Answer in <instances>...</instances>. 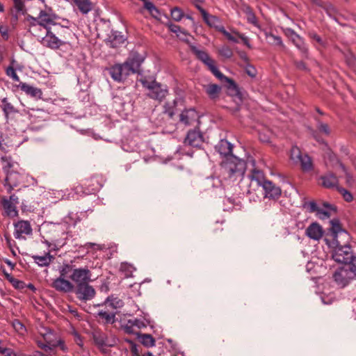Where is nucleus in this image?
Listing matches in <instances>:
<instances>
[{"instance_id":"nucleus-43","label":"nucleus","mask_w":356,"mask_h":356,"mask_svg":"<svg viewBox=\"0 0 356 356\" xmlns=\"http://www.w3.org/2000/svg\"><path fill=\"white\" fill-rule=\"evenodd\" d=\"M164 113H166L170 118H172L175 114V102L165 103L164 105Z\"/></svg>"},{"instance_id":"nucleus-11","label":"nucleus","mask_w":356,"mask_h":356,"mask_svg":"<svg viewBox=\"0 0 356 356\" xmlns=\"http://www.w3.org/2000/svg\"><path fill=\"white\" fill-rule=\"evenodd\" d=\"M248 179L250 181L248 193L257 191L259 186L263 188L264 184L268 181L265 179L263 172L257 169L252 170L250 174L248 175Z\"/></svg>"},{"instance_id":"nucleus-14","label":"nucleus","mask_w":356,"mask_h":356,"mask_svg":"<svg viewBox=\"0 0 356 356\" xmlns=\"http://www.w3.org/2000/svg\"><path fill=\"white\" fill-rule=\"evenodd\" d=\"M41 43L50 49H58L64 44V42L58 39L50 29L47 30V33L42 38Z\"/></svg>"},{"instance_id":"nucleus-1","label":"nucleus","mask_w":356,"mask_h":356,"mask_svg":"<svg viewBox=\"0 0 356 356\" xmlns=\"http://www.w3.org/2000/svg\"><path fill=\"white\" fill-rule=\"evenodd\" d=\"M330 225L329 233L324 238L325 244L334 252L341 248L348 250V244L350 240L349 234L341 227L337 218L331 220Z\"/></svg>"},{"instance_id":"nucleus-62","label":"nucleus","mask_w":356,"mask_h":356,"mask_svg":"<svg viewBox=\"0 0 356 356\" xmlns=\"http://www.w3.org/2000/svg\"><path fill=\"white\" fill-rule=\"evenodd\" d=\"M308 206L309 207V209L311 211L318 212V209H319L320 207H318L315 202H311L309 203Z\"/></svg>"},{"instance_id":"nucleus-55","label":"nucleus","mask_w":356,"mask_h":356,"mask_svg":"<svg viewBox=\"0 0 356 356\" xmlns=\"http://www.w3.org/2000/svg\"><path fill=\"white\" fill-rule=\"evenodd\" d=\"M59 346L60 350H62L63 352H67L68 350L67 346L65 344V342L60 339H58L56 341V345L55 347Z\"/></svg>"},{"instance_id":"nucleus-37","label":"nucleus","mask_w":356,"mask_h":356,"mask_svg":"<svg viewBox=\"0 0 356 356\" xmlns=\"http://www.w3.org/2000/svg\"><path fill=\"white\" fill-rule=\"evenodd\" d=\"M204 88L207 94L212 99L216 98L220 91V87L216 84H209Z\"/></svg>"},{"instance_id":"nucleus-27","label":"nucleus","mask_w":356,"mask_h":356,"mask_svg":"<svg viewBox=\"0 0 356 356\" xmlns=\"http://www.w3.org/2000/svg\"><path fill=\"white\" fill-rule=\"evenodd\" d=\"M209 69L213 74V75L216 78H218L220 81H225L226 82H227L229 83V88H233L234 90L236 89V86L235 85L234 81L232 80H231L230 79L227 78V76H225L224 74H222L218 70V69L216 66L215 63L212 66H211Z\"/></svg>"},{"instance_id":"nucleus-25","label":"nucleus","mask_w":356,"mask_h":356,"mask_svg":"<svg viewBox=\"0 0 356 356\" xmlns=\"http://www.w3.org/2000/svg\"><path fill=\"white\" fill-rule=\"evenodd\" d=\"M288 33L292 42L297 47V48L299 49L303 54H306L307 52V48L305 46L302 39L292 30H288Z\"/></svg>"},{"instance_id":"nucleus-5","label":"nucleus","mask_w":356,"mask_h":356,"mask_svg":"<svg viewBox=\"0 0 356 356\" xmlns=\"http://www.w3.org/2000/svg\"><path fill=\"white\" fill-rule=\"evenodd\" d=\"M141 83L145 88L149 90L147 95L152 99L161 101L168 93L165 86H163L154 81L141 80Z\"/></svg>"},{"instance_id":"nucleus-36","label":"nucleus","mask_w":356,"mask_h":356,"mask_svg":"<svg viewBox=\"0 0 356 356\" xmlns=\"http://www.w3.org/2000/svg\"><path fill=\"white\" fill-rule=\"evenodd\" d=\"M266 38L270 44L284 48V45L280 37L272 33H266Z\"/></svg>"},{"instance_id":"nucleus-29","label":"nucleus","mask_w":356,"mask_h":356,"mask_svg":"<svg viewBox=\"0 0 356 356\" xmlns=\"http://www.w3.org/2000/svg\"><path fill=\"white\" fill-rule=\"evenodd\" d=\"M33 259L35 264H37L40 266H49L52 261L55 259L52 255L49 253H47L44 255H34L33 256Z\"/></svg>"},{"instance_id":"nucleus-2","label":"nucleus","mask_w":356,"mask_h":356,"mask_svg":"<svg viewBox=\"0 0 356 356\" xmlns=\"http://www.w3.org/2000/svg\"><path fill=\"white\" fill-rule=\"evenodd\" d=\"M143 59L138 54H131L123 64H117L109 69L113 80L121 82L131 74L139 72Z\"/></svg>"},{"instance_id":"nucleus-59","label":"nucleus","mask_w":356,"mask_h":356,"mask_svg":"<svg viewBox=\"0 0 356 356\" xmlns=\"http://www.w3.org/2000/svg\"><path fill=\"white\" fill-rule=\"evenodd\" d=\"M108 302H110V305L113 306L115 308L120 307L122 306V302L120 300H118L117 298L110 300L108 298L107 299Z\"/></svg>"},{"instance_id":"nucleus-60","label":"nucleus","mask_w":356,"mask_h":356,"mask_svg":"<svg viewBox=\"0 0 356 356\" xmlns=\"http://www.w3.org/2000/svg\"><path fill=\"white\" fill-rule=\"evenodd\" d=\"M168 28L170 31L176 33L177 35L178 34V33L179 31H181V29L179 26L173 24H170L168 25Z\"/></svg>"},{"instance_id":"nucleus-31","label":"nucleus","mask_w":356,"mask_h":356,"mask_svg":"<svg viewBox=\"0 0 356 356\" xmlns=\"http://www.w3.org/2000/svg\"><path fill=\"white\" fill-rule=\"evenodd\" d=\"M20 88L22 90L25 92L27 95L33 97H39L42 95V92L40 89L25 83H22Z\"/></svg>"},{"instance_id":"nucleus-7","label":"nucleus","mask_w":356,"mask_h":356,"mask_svg":"<svg viewBox=\"0 0 356 356\" xmlns=\"http://www.w3.org/2000/svg\"><path fill=\"white\" fill-rule=\"evenodd\" d=\"M59 273V277L53 280L51 286L60 292L68 293L74 291V285L67 280L69 279L67 271L61 268Z\"/></svg>"},{"instance_id":"nucleus-35","label":"nucleus","mask_w":356,"mask_h":356,"mask_svg":"<svg viewBox=\"0 0 356 356\" xmlns=\"http://www.w3.org/2000/svg\"><path fill=\"white\" fill-rule=\"evenodd\" d=\"M1 161H2L3 169L4 172L6 173V175L8 174V172H10L13 170L17 169V168L15 166L17 165V164L15 163H13L12 161V160L10 159V158L7 157V156H3L1 158Z\"/></svg>"},{"instance_id":"nucleus-54","label":"nucleus","mask_w":356,"mask_h":356,"mask_svg":"<svg viewBox=\"0 0 356 356\" xmlns=\"http://www.w3.org/2000/svg\"><path fill=\"white\" fill-rule=\"evenodd\" d=\"M233 33H234V35L240 38L242 40V41L243 42L244 44H245L248 48L252 47L251 44L249 42V40L247 37H245V35L240 34L239 33L236 32V31H233Z\"/></svg>"},{"instance_id":"nucleus-56","label":"nucleus","mask_w":356,"mask_h":356,"mask_svg":"<svg viewBox=\"0 0 356 356\" xmlns=\"http://www.w3.org/2000/svg\"><path fill=\"white\" fill-rule=\"evenodd\" d=\"M85 248L86 249H89V248H91V249H93V250H102L104 248V246L102 245H99V244H97V243H88L85 245Z\"/></svg>"},{"instance_id":"nucleus-4","label":"nucleus","mask_w":356,"mask_h":356,"mask_svg":"<svg viewBox=\"0 0 356 356\" xmlns=\"http://www.w3.org/2000/svg\"><path fill=\"white\" fill-rule=\"evenodd\" d=\"M63 270L67 271L69 279L76 286L92 280L88 268H63Z\"/></svg>"},{"instance_id":"nucleus-44","label":"nucleus","mask_w":356,"mask_h":356,"mask_svg":"<svg viewBox=\"0 0 356 356\" xmlns=\"http://www.w3.org/2000/svg\"><path fill=\"white\" fill-rule=\"evenodd\" d=\"M219 54L226 58H231L232 56V51L227 46H222L220 47L219 49Z\"/></svg>"},{"instance_id":"nucleus-32","label":"nucleus","mask_w":356,"mask_h":356,"mask_svg":"<svg viewBox=\"0 0 356 356\" xmlns=\"http://www.w3.org/2000/svg\"><path fill=\"white\" fill-rule=\"evenodd\" d=\"M124 40L125 39L123 35L120 33L115 32L110 37L108 42L111 47L115 48L122 44L124 42Z\"/></svg>"},{"instance_id":"nucleus-40","label":"nucleus","mask_w":356,"mask_h":356,"mask_svg":"<svg viewBox=\"0 0 356 356\" xmlns=\"http://www.w3.org/2000/svg\"><path fill=\"white\" fill-rule=\"evenodd\" d=\"M1 102V107L6 115H8L15 111V108L11 104L8 102L6 99H3Z\"/></svg>"},{"instance_id":"nucleus-30","label":"nucleus","mask_w":356,"mask_h":356,"mask_svg":"<svg viewBox=\"0 0 356 356\" xmlns=\"http://www.w3.org/2000/svg\"><path fill=\"white\" fill-rule=\"evenodd\" d=\"M322 184L326 188H334L337 187L338 179L332 173L325 175L321 177Z\"/></svg>"},{"instance_id":"nucleus-22","label":"nucleus","mask_w":356,"mask_h":356,"mask_svg":"<svg viewBox=\"0 0 356 356\" xmlns=\"http://www.w3.org/2000/svg\"><path fill=\"white\" fill-rule=\"evenodd\" d=\"M94 341L95 343L101 348L113 346L115 343V339H110L103 333L95 334L94 335Z\"/></svg>"},{"instance_id":"nucleus-23","label":"nucleus","mask_w":356,"mask_h":356,"mask_svg":"<svg viewBox=\"0 0 356 356\" xmlns=\"http://www.w3.org/2000/svg\"><path fill=\"white\" fill-rule=\"evenodd\" d=\"M192 50L197 57L209 68L215 63V61L210 58L207 52L202 51L195 47H193Z\"/></svg>"},{"instance_id":"nucleus-61","label":"nucleus","mask_w":356,"mask_h":356,"mask_svg":"<svg viewBox=\"0 0 356 356\" xmlns=\"http://www.w3.org/2000/svg\"><path fill=\"white\" fill-rule=\"evenodd\" d=\"M14 3L16 9L18 11H22L24 8V3L22 0H14Z\"/></svg>"},{"instance_id":"nucleus-3","label":"nucleus","mask_w":356,"mask_h":356,"mask_svg":"<svg viewBox=\"0 0 356 356\" xmlns=\"http://www.w3.org/2000/svg\"><path fill=\"white\" fill-rule=\"evenodd\" d=\"M222 167L229 178H235L244 175L246 165L243 160L230 155L223 161Z\"/></svg>"},{"instance_id":"nucleus-50","label":"nucleus","mask_w":356,"mask_h":356,"mask_svg":"<svg viewBox=\"0 0 356 356\" xmlns=\"http://www.w3.org/2000/svg\"><path fill=\"white\" fill-rule=\"evenodd\" d=\"M124 330L129 334H134L136 333V331L135 330V327L134 325H131L129 323V320L127 322L126 324L123 325Z\"/></svg>"},{"instance_id":"nucleus-58","label":"nucleus","mask_w":356,"mask_h":356,"mask_svg":"<svg viewBox=\"0 0 356 356\" xmlns=\"http://www.w3.org/2000/svg\"><path fill=\"white\" fill-rule=\"evenodd\" d=\"M13 326H14L15 329L16 330H17L18 332H22L24 330H25L24 326L19 321H14Z\"/></svg>"},{"instance_id":"nucleus-48","label":"nucleus","mask_w":356,"mask_h":356,"mask_svg":"<svg viewBox=\"0 0 356 356\" xmlns=\"http://www.w3.org/2000/svg\"><path fill=\"white\" fill-rule=\"evenodd\" d=\"M338 190L346 201L351 202L353 200V195L349 191L342 188H338Z\"/></svg>"},{"instance_id":"nucleus-46","label":"nucleus","mask_w":356,"mask_h":356,"mask_svg":"<svg viewBox=\"0 0 356 356\" xmlns=\"http://www.w3.org/2000/svg\"><path fill=\"white\" fill-rule=\"evenodd\" d=\"M142 342L147 346H154L155 341L153 337L149 334H143L142 337Z\"/></svg>"},{"instance_id":"nucleus-17","label":"nucleus","mask_w":356,"mask_h":356,"mask_svg":"<svg viewBox=\"0 0 356 356\" xmlns=\"http://www.w3.org/2000/svg\"><path fill=\"white\" fill-rule=\"evenodd\" d=\"M263 189L265 191V197L270 199H277L282 193L281 188L270 181L264 184Z\"/></svg>"},{"instance_id":"nucleus-53","label":"nucleus","mask_w":356,"mask_h":356,"mask_svg":"<svg viewBox=\"0 0 356 356\" xmlns=\"http://www.w3.org/2000/svg\"><path fill=\"white\" fill-rule=\"evenodd\" d=\"M10 283L15 289H22L25 286V283L22 281H20L17 279L14 278L11 280Z\"/></svg>"},{"instance_id":"nucleus-10","label":"nucleus","mask_w":356,"mask_h":356,"mask_svg":"<svg viewBox=\"0 0 356 356\" xmlns=\"http://www.w3.org/2000/svg\"><path fill=\"white\" fill-rule=\"evenodd\" d=\"M57 17L51 9L49 8L48 10H41L38 18L31 17V19L40 26H43L46 30H48L50 29V25L55 24V20Z\"/></svg>"},{"instance_id":"nucleus-57","label":"nucleus","mask_w":356,"mask_h":356,"mask_svg":"<svg viewBox=\"0 0 356 356\" xmlns=\"http://www.w3.org/2000/svg\"><path fill=\"white\" fill-rule=\"evenodd\" d=\"M318 129L321 132H322L323 134H324L325 135L330 134V129H329V127L327 126V124H326L320 123L318 125Z\"/></svg>"},{"instance_id":"nucleus-64","label":"nucleus","mask_w":356,"mask_h":356,"mask_svg":"<svg viewBox=\"0 0 356 356\" xmlns=\"http://www.w3.org/2000/svg\"><path fill=\"white\" fill-rule=\"evenodd\" d=\"M3 274L5 277L10 282L12 280H13L15 277H13L10 273H8L6 268H3Z\"/></svg>"},{"instance_id":"nucleus-20","label":"nucleus","mask_w":356,"mask_h":356,"mask_svg":"<svg viewBox=\"0 0 356 356\" xmlns=\"http://www.w3.org/2000/svg\"><path fill=\"white\" fill-rule=\"evenodd\" d=\"M20 181L19 173L13 170L8 172L5 179V186L7 187L8 192H11L15 186H17Z\"/></svg>"},{"instance_id":"nucleus-41","label":"nucleus","mask_w":356,"mask_h":356,"mask_svg":"<svg viewBox=\"0 0 356 356\" xmlns=\"http://www.w3.org/2000/svg\"><path fill=\"white\" fill-rule=\"evenodd\" d=\"M144 1H145V4H144L145 8L150 13V14L153 17H156L159 13L158 9L155 7V6L152 2L148 1L147 0H145Z\"/></svg>"},{"instance_id":"nucleus-18","label":"nucleus","mask_w":356,"mask_h":356,"mask_svg":"<svg viewBox=\"0 0 356 356\" xmlns=\"http://www.w3.org/2000/svg\"><path fill=\"white\" fill-rule=\"evenodd\" d=\"M202 141V135L200 131L194 129L188 132L184 143L193 147H199Z\"/></svg>"},{"instance_id":"nucleus-13","label":"nucleus","mask_w":356,"mask_h":356,"mask_svg":"<svg viewBox=\"0 0 356 356\" xmlns=\"http://www.w3.org/2000/svg\"><path fill=\"white\" fill-rule=\"evenodd\" d=\"M305 234L310 239L318 241L324 235V229L321 225L314 222L307 227Z\"/></svg>"},{"instance_id":"nucleus-12","label":"nucleus","mask_w":356,"mask_h":356,"mask_svg":"<svg viewBox=\"0 0 356 356\" xmlns=\"http://www.w3.org/2000/svg\"><path fill=\"white\" fill-rule=\"evenodd\" d=\"M15 238H24L23 235L32 234V227L30 222L27 220H19L14 224Z\"/></svg>"},{"instance_id":"nucleus-26","label":"nucleus","mask_w":356,"mask_h":356,"mask_svg":"<svg viewBox=\"0 0 356 356\" xmlns=\"http://www.w3.org/2000/svg\"><path fill=\"white\" fill-rule=\"evenodd\" d=\"M334 212L335 209L332 206L329 204L324 203L323 207H320L319 209H318L316 215L320 219L325 220L330 218Z\"/></svg>"},{"instance_id":"nucleus-63","label":"nucleus","mask_w":356,"mask_h":356,"mask_svg":"<svg viewBox=\"0 0 356 356\" xmlns=\"http://www.w3.org/2000/svg\"><path fill=\"white\" fill-rule=\"evenodd\" d=\"M74 341L78 346H79L80 347L83 346L82 339L80 335L78 334L77 333L74 334Z\"/></svg>"},{"instance_id":"nucleus-38","label":"nucleus","mask_w":356,"mask_h":356,"mask_svg":"<svg viewBox=\"0 0 356 356\" xmlns=\"http://www.w3.org/2000/svg\"><path fill=\"white\" fill-rule=\"evenodd\" d=\"M291 159L296 163H298L300 158L302 157V154H301V152L300 149L294 146L291 149Z\"/></svg>"},{"instance_id":"nucleus-8","label":"nucleus","mask_w":356,"mask_h":356,"mask_svg":"<svg viewBox=\"0 0 356 356\" xmlns=\"http://www.w3.org/2000/svg\"><path fill=\"white\" fill-rule=\"evenodd\" d=\"M333 259L339 264H349L351 267H356V256H353L350 246L348 245V250L341 248L335 250L332 254Z\"/></svg>"},{"instance_id":"nucleus-34","label":"nucleus","mask_w":356,"mask_h":356,"mask_svg":"<svg viewBox=\"0 0 356 356\" xmlns=\"http://www.w3.org/2000/svg\"><path fill=\"white\" fill-rule=\"evenodd\" d=\"M298 163L300 164L302 170L305 172L310 171L313 168L312 161L307 154L302 155Z\"/></svg>"},{"instance_id":"nucleus-33","label":"nucleus","mask_w":356,"mask_h":356,"mask_svg":"<svg viewBox=\"0 0 356 356\" xmlns=\"http://www.w3.org/2000/svg\"><path fill=\"white\" fill-rule=\"evenodd\" d=\"M74 3L83 14H87L92 9V4L90 0H74Z\"/></svg>"},{"instance_id":"nucleus-6","label":"nucleus","mask_w":356,"mask_h":356,"mask_svg":"<svg viewBox=\"0 0 356 356\" xmlns=\"http://www.w3.org/2000/svg\"><path fill=\"white\" fill-rule=\"evenodd\" d=\"M333 277L336 284L343 288L350 280L356 278V268H337L333 274Z\"/></svg>"},{"instance_id":"nucleus-28","label":"nucleus","mask_w":356,"mask_h":356,"mask_svg":"<svg viewBox=\"0 0 356 356\" xmlns=\"http://www.w3.org/2000/svg\"><path fill=\"white\" fill-rule=\"evenodd\" d=\"M3 207L8 216L14 218L17 216L18 211L16 205L11 200H3Z\"/></svg>"},{"instance_id":"nucleus-45","label":"nucleus","mask_w":356,"mask_h":356,"mask_svg":"<svg viewBox=\"0 0 356 356\" xmlns=\"http://www.w3.org/2000/svg\"><path fill=\"white\" fill-rule=\"evenodd\" d=\"M98 315L102 318L105 319L107 323L113 322L115 318L113 314L108 313L107 312L100 311Z\"/></svg>"},{"instance_id":"nucleus-9","label":"nucleus","mask_w":356,"mask_h":356,"mask_svg":"<svg viewBox=\"0 0 356 356\" xmlns=\"http://www.w3.org/2000/svg\"><path fill=\"white\" fill-rule=\"evenodd\" d=\"M40 334L43 338L44 342L38 341V345L41 348L47 350L55 348L56 337V334L49 328L41 327L39 330Z\"/></svg>"},{"instance_id":"nucleus-21","label":"nucleus","mask_w":356,"mask_h":356,"mask_svg":"<svg viewBox=\"0 0 356 356\" xmlns=\"http://www.w3.org/2000/svg\"><path fill=\"white\" fill-rule=\"evenodd\" d=\"M199 10L202 15L204 22L210 27L215 28L218 31H220V28H223V26L220 24L219 19L216 16L209 15L203 8H199Z\"/></svg>"},{"instance_id":"nucleus-15","label":"nucleus","mask_w":356,"mask_h":356,"mask_svg":"<svg viewBox=\"0 0 356 356\" xmlns=\"http://www.w3.org/2000/svg\"><path fill=\"white\" fill-rule=\"evenodd\" d=\"M76 293L79 299L88 300H91L95 295V291L88 282L76 286Z\"/></svg>"},{"instance_id":"nucleus-24","label":"nucleus","mask_w":356,"mask_h":356,"mask_svg":"<svg viewBox=\"0 0 356 356\" xmlns=\"http://www.w3.org/2000/svg\"><path fill=\"white\" fill-rule=\"evenodd\" d=\"M232 145L226 140H221L218 145L216 146V149L218 152L221 154L225 156L226 158L229 156L230 155H233L232 152Z\"/></svg>"},{"instance_id":"nucleus-39","label":"nucleus","mask_w":356,"mask_h":356,"mask_svg":"<svg viewBox=\"0 0 356 356\" xmlns=\"http://www.w3.org/2000/svg\"><path fill=\"white\" fill-rule=\"evenodd\" d=\"M15 61H12V66H10L6 69V74L9 77H10L13 81H19V78L15 72Z\"/></svg>"},{"instance_id":"nucleus-52","label":"nucleus","mask_w":356,"mask_h":356,"mask_svg":"<svg viewBox=\"0 0 356 356\" xmlns=\"http://www.w3.org/2000/svg\"><path fill=\"white\" fill-rule=\"evenodd\" d=\"M177 36L181 40H183L184 42H188L189 41V37H190V35L186 31H184V29H181V31H179L178 33V34L177 35Z\"/></svg>"},{"instance_id":"nucleus-19","label":"nucleus","mask_w":356,"mask_h":356,"mask_svg":"<svg viewBox=\"0 0 356 356\" xmlns=\"http://www.w3.org/2000/svg\"><path fill=\"white\" fill-rule=\"evenodd\" d=\"M198 118V113L193 108L185 110L180 114V122L186 125L193 124Z\"/></svg>"},{"instance_id":"nucleus-47","label":"nucleus","mask_w":356,"mask_h":356,"mask_svg":"<svg viewBox=\"0 0 356 356\" xmlns=\"http://www.w3.org/2000/svg\"><path fill=\"white\" fill-rule=\"evenodd\" d=\"M229 40L237 43L238 41L235 35L227 31L225 28H220V31Z\"/></svg>"},{"instance_id":"nucleus-42","label":"nucleus","mask_w":356,"mask_h":356,"mask_svg":"<svg viewBox=\"0 0 356 356\" xmlns=\"http://www.w3.org/2000/svg\"><path fill=\"white\" fill-rule=\"evenodd\" d=\"M184 13L177 7L171 10V17L176 22L180 21L184 17Z\"/></svg>"},{"instance_id":"nucleus-49","label":"nucleus","mask_w":356,"mask_h":356,"mask_svg":"<svg viewBox=\"0 0 356 356\" xmlns=\"http://www.w3.org/2000/svg\"><path fill=\"white\" fill-rule=\"evenodd\" d=\"M129 323L134 325L135 328L137 327L138 329L145 327L146 326L143 321L138 318L129 319Z\"/></svg>"},{"instance_id":"nucleus-51","label":"nucleus","mask_w":356,"mask_h":356,"mask_svg":"<svg viewBox=\"0 0 356 356\" xmlns=\"http://www.w3.org/2000/svg\"><path fill=\"white\" fill-rule=\"evenodd\" d=\"M247 19L248 22L254 24L256 26H258L257 18L254 13H252L250 10L247 11Z\"/></svg>"},{"instance_id":"nucleus-16","label":"nucleus","mask_w":356,"mask_h":356,"mask_svg":"<svg viewBox=\"0 0 356 356\" xmlns=\"http://www.w3.org/2000/svg\"><path fill=\"white\" fill-rule=\"evenodd\" d=\"M325 159H328L330 163H333V165H334L337 172L341 170V172L344 173L348 184H351L353 183V179L350 174L347 171L345 166L335 158V155L332 152L329 151L327 153Z\"/></svg>"}]
</instances>
